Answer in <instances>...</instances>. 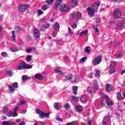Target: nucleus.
Returning a JSON list of instances; mask_svg holds the SVG:
<instances>
[{
	"instance_id": "obj_29",
	"label": "nucleus",
	"mask_w": 125,
	"mask_h": 125,
	"mask_svg": "<svg viewBox=\"0 0 125 125\" xmlns=\"http://www.w3.org/2000/svg\"><path fill=\"white\" fill-rule=\"evenodd\" d=\"M87 59V57H86L82 58V59H80L79 63H83V62H85Z\"/></svg>"
},
{
	"instance_id": "obj_19",
	"label": "nucleus",
	"mask_w": 125,
	"mask_h": 125,
	"mask_svg": "<svg viewBox=\"0 0 125 125\" xmlns=\"http://www.w3.org/2000/svg\"><path fill=\"white\" fill-rule=\"evenodd\" d=\"M2 112L4 113V114H6V113L8 112V107H7L6 105H4L2 107Z\"/></svg>"
},
{
	"instance_id": "obj_36",
	"label": "nucleus",
	"mask_w": 125,
	"mask_h": 125,
	"mask_svg": "<svg viewBox=\"0 0 125 125\" xmlns=\"http://www.w3.org/2000/svg\"><path fill=\"white\" fill-rule=\"evenodd\" d=\"M115 66H116V62L115 61L111 62L110 67H112V68H113L114 67H115Z\"/></svg>"
},
{
	"instance_id": "obj_63",
	"label": "nucleus",
	"mask_w": 125,
	"mask_h": 125,
	"mask_svg": "<svg viewBox=\"0 0 125 125\" xmlns=\"http://www.w3.org/2000/svg\"><path fill=\"white\" fill-rule=\"evenodd\" d=\"M19 125H25V122H20Z\"/></svg>"
},
{
	"instance_id": "obj_49",
	"label": "nucleus",
	"mask_w": 125,
	"mask_h": 125,
	"mask_svg": "<svg viewBox=\"0 0 125 125\" xmlns=\"http://www.w3.org/2000/svg\"><path fill=\"white\" fill-rule=\"evenodd\" d=\"M68 34L70 35V36H72L73 35V32H72V30H71V28L68 27Z\"/></svg>"
},
{
	"instance_id": "obj_44",
	"label": "nucleus",
	"mask_w": 125,
	"mask_h": 125,
	"mask_svg": "<svg viewBox=\"0 0 125 125\" xmlns=\"http://www.w3.org/2000/svg\"><path fill=\"white\" fill-rule=\"evenodd\" d=\"M85 52L86 53H90V50H89V46H87V47H85Z\"/></svg>"
},
{
	"instance_id": "obj_46",
	"label": "nucleus",
	"mask_w": 125,
	"mask_h": 125,
	"mask_svg": "<svg viewBox=\"0 0 125 125\" xmlns=\"http://www.w3.org/2000/svg\"><path fill=\"white\" fill-rule=\"evenodd\" d=\"M48 9V6H47V5L46 4H44L43 5L42 9V10H46V9Z\"/></svg>"
},
{
	"instance_id": "obj_39",
	"label": "nucleus",
	"mask_w": 125,
	"mask_h": 125,
	"mask_svg": "<svg viewBox=\"0 0 125 125\" xmlns=\"http://www.w3.org/2000/svg\"><path fill=\"white\" fill-rule=\"evenodd\" d=\"M9 90L10 92H14V90H15V89L11 85L9 86Z\"/></svg>"
},
{
	"instance_id": "obj_28",
	"label": "nucleus",
	"mask_w": 125,
	"mask_h": 125,
	"mask_svg": "<svg viewBox=\"0 0 125 125\" xmlns=\"http://www.w3.org/2000/svg\"><path fill=\"white\" fill-rule=\"evenodd\" d=\"M10 49L11 51H12V52H17V51L19 50V47H18V48L12 47V48H10Z\"/></svg>"
},
{
	"instance_id": "obj_23",
	"label": "nucleus",
	"mask_w": 125,
	"mask_h": 125,
	"mask_svg": "<svg viewBox=\"0 0 125 125\" xmlns=\"http://www.w3.org/2000/svg\"><path fill=\"white\" fill-rule=\"evenodd\" d=\"M7 116L8 117H13L14 118L15 117H17V115H15V114H14V112H12L11 111H9L7 113Z\"/></svg>"
},
{
	"instance_id": "obj_26",
	"label": "nucleus",
	"mask_w": 125,
	"mask_h": 125,
	"mask_svg": "<svg viewBox=\"0 0 125 125\" xmlns=\"http://www.w3.org/2000/svg\"><path fill=\"white\" fill-rule=\"evenodd\" d=\"M18 110H19V107L16 106L14 108V115L17 117V116H18V113H17V111H18Z\"/></svg>"
},
{
	"instance_id": "obj_1",
	"label": "nucleus",
	"mask_w": 125,
	"mask_h": 125,
	"mask_svg": "<svg viewBox=\"0 0 125 125\" xmlns=\"http://www.w3.org/2000/svg\"><path fill=\"white\" fill-rule=\"evenodd\" d=\"M100 5V3L97 2L94 3L92 5V7H88L87 8V11H88V14L91 17H93L94 16V12H96L99 8V6Z\"/></svg>"
},
{
	"instance_id": "obj_18",
	"label": "nucleus",
	"mask_w": 125,
	"mask_h": 125,
	"mask_svg": "<svg viewBox=\"0 0 125 125\" xmlns=\"http://www.w3.org/2000/svg\"><path fill=\"white\" fill-rule=\"evenodd\" d=\"M75 110L77 111V112H81L82 111H83V107L81 106H77L75 105Z\"/></svg>"
},
{
	"instance_id": "obj_41",
	"label": "nucleus",
	"mask_w": 125,
	"mask_h": 125,
	"mask_svg": "<svg viewBox=\"0 0 125 125\" xmlns=\"http://www.w3.org/2000/svg\"><path fill=\"white\" fill-rule=\"evenodd\" d=\"M109 71L110 74H114V73H115V72H116V70L113 68H110L109 69Z\"/></svg>"
},
{
	"instance_id": "obj_12",
	"label": "nucleus",
	"mask_w": 125,
	"mask_h": 125,
	"mask_svg": "<svg viewBox=\"0 0 125 125\" xmlns=\"http://www.w3.org/2000/svg\"><path fill=\"white\" fill-rule=\"evenodd\" d=\"M16 123L11 121H3L2 122V125H15Z\"/></svg>"
},
{
	"instance_id": "obj_53",
	"label": "nucleus",
	"mask_w": 125,
	"mask_h": 125,
	"mask_svg": "<svg viewBox=\"0 0 125 125\" xmlns=\"http://www.w3.org/2000/svg\"><path fill=\"white\" fill-rule=\"evenodd\" d=\"M77 23H74L72 26H71V28H72V29H76V28H77Z\"/></svg>"
},
{
	"instance_id": "obj_37",
	"label": "nucleus",
	"mask_w": 125,
	"mask_h": 125,
	"mask_svg": "<svg viewBox=\"0 0 125 125\" xmlns=\"http://www.w3.org/2000/svg\"><path fill=\"white\" fill-rule=\"evenodd\" d=\"M94 86L96 87L95 90H97V87H98V83H97V81H96V80H94Z\"/></svg>"
},
{
	"instance_id": "obj_50",
	"label": "nucleus",
	"mask_w": 125,
	"mask_h": 125,
	"mask_svg": "<svg viewBox=\"0 0 125 125\" xmlns=\"http://www.w3.org/2000/svg\"><path fill=\"white\" fill-rule=\"evenodd\" d=\"M1 56L2 57H6L7 56V53L5 52H3L1 53Z\"/></svg>"
},
{
	"instance_id": "obj_40",
	"label": "nucleus",
	"mask_w": 125,
	"mask_h": 125,
	"mask_svg": "<svg viewBox=\"0 0 125 125\" xmlns=\"http://www.w3.org/2000/svg\"><path fill=\"white\" fill-rule=\"evenodd\" d=\"M120 58H122V54L121 53H118L115 56V59H119Z\"/></svg>"
},
{
	"instance_id": "obj_52",
	"label": "nucleus",
	"mask_w": 125,
	"mask_h": 125,
	"mask_svg": "<svg viewBox=\"0 0 125 125\" xmlns=\"http://www.w3.org/2000/svg\"><path fill=\"white\" fill-rule=\"evenodd\" d=\"M87 76L90 79H92L93 78V74L92 73L88 74Z\"/></svg>"
},
{
	"instance_id": "obj_30",
	"label": "nucleus",
	"mask_w": 125,
	"mask_h": 125,
	"mask_svg": "<svg viewBox=\"0 0 125 125\" xmlns=\"http://www.w3.org/2000/svg\"><path fill=\"white\" fill-rule=\"evenodd\" d=\"M30 78L26 75H23L22 76V80L23 82H25V81H27V80H29Z\"/></svg>"
},
{
	"instance_id": "obj_54",
	"label": "nucleus",
	"mask_w": 125,
	"mask_h": 125,
	"mask_svg": "<svg viewBox=\"0 0 125 125\" xmlns=\"http://www.w3.org/2000/svg\"><path fill=\"white\" fill-rule=\"evenodd\" d=\"M25 51L26 52H27V53L31 52V51H32V48H28L27 49H26Z\"/></svg>"
},
{
	"instance_id": "obj_58",
	"label": "nucleus",
	"mask_w": 125,
	"mask_h": 125,
	"mask_svg": "<svg viewBox=\"0 0 125 125\" xmlns=\"http://www.w3.org/2000/svg\"><path fill=\"white\" fill-rule=\"evenodd\" d=\"M49 27V24L48 23H46L45 25H44V27L46 28V29H47V28H48Z\"/></svg>"
},
{
	"instance_id": "obj_60",
	"label": "nucleus",
	"mask_w": 125,
	"mask_h": 125,
	"mask_svg": "<svg viewBox=\"0 0 125 125\" xmlns=\"http://www.w3.org/2000/svg\"><path fill=\"white\" fill-rule=\"evenodd\" d=\"M27 112V111L26 110H23L21 111V113L23 114V115H25L26 113Z\"/></svg>"
},
{
	"instance_id": "obj_2",
	"label": "nucleus",
	"mask_w": 125,
	"mask_h": 125,
	"mask_svg": "<svg viewBox=\"0 0 125 125\" xmlns=\"http://www.w3.org/2000/svg\"><path fill=\"white\" fill-rule=\"evenodd\" d=\"M31 68H32L31 65L27 64L25 62H22L21 65L17 67V70H24V69H31Z\"/></svg>"
},
{
	"instance_id": "obj_17",
	"label": "nucleus",
	"mask_w": 125,
	"mask_h": 125,
	"mask_svg": "<svg viewBox=\"0 0 125 125\" xmlns=\"http://www.w3.org/2000/svg\"><path fill=\"white\" fill-rule=\"evenodd\" d=\"M61 1L62 0H57L55 5V9H57V7L60 5V3H61Z\"/></svg>"
},
{
	"instance_id": "obj_20",
	"label": "nucleus",
	"mask_w": 125,
	"mask_h": 125,
	"mask_svg": "<svg viewBox=\"0 0 125 125\" xmlns=\"http://www.w3.org/2000/svg\"><path fill=\"white\" fill-rule=\"evenodd\" d=\"M82 13L80 12H77L76 13V18L77 19H78V20H80V19H82Z\"/></svg>"
},
{
	"instance_id": "obj_34",
	"label": "nucleus",
	"mask_w": 125,
	"mask_h": 125,
	"mask_svg": "<svg viewBox=\"0 0 125 125\" xmlns=\"http://www.w3.org/2000/svg\"><path fill=\"white\" fill-rule=\"evenodd\" d=\"M37 14L39 16H40V15H42V14L43 13V11H42V10H39V9L37 10Z\"/></svg>"
},
{
	"instance_id": "obj_4",
	"label": "nucleus",
	"mask_w": 125,
	"mask_h": 125,
	"mask_svg": "<svg viewBox=\"0 0 125 125\" xmlns=\"http://www.w3.org/2000/svg\"><path fill=\"white\" fill-rule=\"evenodd\" d=\"M124 29H125V21H120L118 22L116 26V30H117V31H121Z\"/></svg>"
},
{
	"instance_id": "obj_38",
	"label": "nucleus",
	"mask_w": 125,
	"mask_h": 125,
	"mask_svg": "<svg viewBox=\"0 0 125 125\" xmlns=\"http://www.w3.org/2000/svg\"><path fill=\"white\" fill-rule=\"evenodd\" d=\"M95 77H96V78H100V71H99V70L96 71Z\"/></svg>"
},
{
	"instance_id": "obj_31",
	"label": "nucleus",
	"mask_w": 125,
	"mask_h": 125,
	"mask_svg": "<svg viewBox=\"0 0 125 125\" xmlns=\"http://www.w3.org/2000/svg\"><path fill=\"white\" fill-rule=\"evenodd\" d=\"M26 61H27V62H31V61H32V56L31 55H27L26 57Z\"/></svg>"
},
{
	"instance_id": "obj_64",
	"label": "nucleus",
	"mask_w": 125,
	"mask_h": 125,
	"mask_svg": "<svg viewBox=\"0 0 125 125\" xmlns=\"http://www.w3.org/2000/svg\"><path fill=\"white\" fill-rule=\"evenodd\" d=\"M88 125H91V121L90 120H89L88 121Z\"/></svg>"
},
{
	"instance_id": "obj_24",
	"label": "nucleus",
	"mask_w": 125,
	"mask_h": 125,
	"mask_svg": "<svg viewBox=\"0 0 125 125\" xmlns=\"http://www.w3.org/2000/svg\"><path fill=\"white\" fill-rule=\"evenodd\" d=\"M72 99L75 101V102H79V100H80V98L79 97H76L75 96H72L71 97Z\"/></svg>"
},
{
	"instance_id": "obj_8",
	"label": "nucleus",
	"mask_w": 125,
	"mask_h": 125,
	"mask_svg": "<svg viewBox=\"0 0 125 125\" xmlns=\"http://www.w3.org/2000/svg\"><path fill=\"white\" fill-rule=\"evenodd\" d=\"M121 16V10L120 9L116 8L114 10V18L115 19H119Z\"/></svg>"
},
{
	"instance_id": "obj_62",
	"label": "nucleus",
	"mask_w": 125,
	"mask_h": 125,
	"mask_svg": "<svg viewBox=\"0 0 125 125\" xmlns=\"http://www.w3.org/2000/svg\"><path fill=\"white\" fill-rule=\"evenodd\" d=\"M56 119L57 120V121H59L60 122L62 121V119H61V118L57 117Z\"/></svg>"
},
{
	"instance_id": "obj_42",
	"label": "nucleus",
	"mask_w": 125,
	"mask_h": 125,
	"mask_svg": "<svg viewBox=\"0 0 125 125\" xmlns=\"http://www.w3.org/2000/svg\"><path fill=\"white\" fill-rule=\"evenodd\" d=\"M53 1H54V0H46V2L49 5L51 4Z\"/></svg>"
},
{
	"instance_id": "obj_43",
	"label": "nucleus",
	"mask_w": 125,
	"mask_h": 125,
	"mask_svg": "<svg viewBox=\"0 0 125 125\" xmlns=\"http://www.w3.org/2000/svg\"><path fill=\"white\" fill-rule=\"evenodd\" d=\"M13 87L14 88H18V83L15 82L13 83Z\"/></svg>"
},
{
	"instance_id": "obj_56",
	"label": "nucleus",
	"mask_w": 125,
	"mask_h": 125,
	"mask_svg": "<svg viewBox=\"0 0 125 125\" xmlns=\"http://www.w3.org/2000/svg\"><path fill=\"white\" fill-rule=\"evenodd\" d=\"M93 28H94V31H95V32L96 33H98V32H99V30L98 29V28L97 27H93Z\"/></svg>"
},
{
	"instance_id": "obj_55",
	"label": "nucleus",
	"mask_w": 125,
	"mask_h": 125,
	"mask_svg": "<svg viewBox=\"0 0 125 125\" xmlns=\"http://www.w3.org/2000/svg\"><path fill=\"white\" fill-rule=\"evenodd\" d=\"M69 107H70V104H67L64 105V107L65 109H69Z\"/></svg>"
},
{
	"instance_id": "obj_45",
	"label": "nucleus",
	"mask_w": 125,
	"mask_h": 125,
	"mask_svg": "<svg viewBox=\"0 0 125 125\" xmlns=\"http://www.w3.org/2000/svg\"><path fill=\"white\" fill-rule=\"evenodd\" d=\"M6 73L9 77H11L12 76V72L11 71H9V70L6 71Z\"/></svg>"
},
{
	"instance_id": "obj_51",
	"label": "nucleus",
	"mask_w": 125,
	"mask_h": 125,
	"mask_svg": "<svg viewBox=\"0 0 125 125\" xmlns=\"http://www.w3.org/2000/svg\"><path fill=\"white\" fill-rule=\"evenodd\" d=\"M91 88H90V87H87L86 90H87V92H89V93H91V92H94V91H92V90H91Z\"/></svg>"
},
{
	"instance_id": "obj_27",
	"label": "nucleus",
	"mask_w": 125,
	"mask_h": 125,
	"mask_svg": "<svg viewBox=\"0 0 125 125\" xmlns=\"http://www.w3.org/2000/svg\"><path fill=\"white\" fill-rule=\"evenodd\" d=\"M72 78H73V74H68L66 77V81H68V80H71Z\"/></svg>"
},
{
	"instance_id": "obj_5",
	"label": "nucleus",
	"mask_w": 125,
	"mask_h": 125,
	"mask_svg": "<svg viewBox=\"0 0 125 125\" xmlns=\"http://www.w3.org/2000/svg\"><path fill=\"white\" fill-rule=\"evenodd\" d=\"M37 113L39 115V118L40 119H44V118H48L49 117V113H45L41 110H37Z\"/></svg>"
},
{
	"instance_id": "obj_16",
	"label": "nucleus",
	"mask_w": 125,
	"mask_h": 125,
	"mask_svg": "<svg viewBox=\"0 0 125 125\" xmlns=\"http://www.w3.org/2000/svg\"><path fill=\"white\" fill-rule=\"evenodd\" d=\"M54 107L56 110H59V109H61V104L58 103H56L54 104Z\"/></svg>"
},
{
	"instance_id": "obj_15",
	"label": "nucleus",
	"mask_w": 125,
	"mask_h": 125,
	"mask_svg": "<svg viewBox=\"0 0 125 125\" xmlns=\"http://www.w3.org/2000/svg\"><path fill=\"white\" fill-rule=\"evenodd\" d=\"M35 79H37V80H39V81H42V80H43V77L40 74H37L35 76Z\"/></svg>"
},
{
	"instance_id": "obj_48",
	"label": "nucleus",
	"mask_w": 125,
	"mask_h": 125,
	"mask_svg": "<svg viewBox=\"0 0 125 125\" xmlns=\"http://www.w3.org/2000/svg\"><path fill=\"white\" fill-rule=\"evenodd\" d=\"M69 17H70V19H73L74 18V17H75V12L72 13L70 15Z\"/></svg>"
},
{
	"instance_id": "obj_7",
	"label": "nucleus",
	"mask_w": 125,
	"mask_h": 125,
	"mask_svg": "<svg viewBox=\"0 0 125 125\" xmlns=\"http://www.w3.org/2000/svg\"><path fill=\"white\" fill-rule=\"evenodd\" d=\"M33 31L34 32V33L33 34L34 38H35V39L37 41H39V40H40V39H41L40 31L36 28L34 29L33 30Z\"/></svg>"
},
{
	"instance_id": "obj_47",
	"label": "nucleus",
	"mask_w": 125,
	"mask_h": 125,
	"mask_svg": "<svg viewBox=\"0 0 125 125\" xmlns=\"http://www.w3.org/2000/svg\"><path fill=\"white\" fill-rule=\"evenodd\" d=\"M11 33H12V38L13 39V40L14 41H15V31H12L11 32Z\"/></svg>"
},
{
	"instance_id": "obj_11",
	"label": "nucleus",
	"mask_w": 125,
	"mask_h": 125,
	"mask_svg": "<svg viewBox=\"0 0 125 125\" xmlns=\"http://www.w3.org/2000/svg\"><path fill=\"white\" fill-rule=\"evenodd\" d=\"M69 3L72 7H75L79 4V1L77 0H69Z\"/></svg>"
},
{
	"instance_id": "obj_57",
	"label": "nucleus",
	"mask_w": 125,
	"mask_h": 125,
	"mask_svg": "<svg viewBox=\"0 0 125 125\" xmlns=\"http://www.w3.org/2000/svg\"><path fill=\"white\" fill-rule=\"evenodd\" d=\"M25 103V101H22L20 102L19 103V104L20 105H23V104H24Z\"/></svg>"
},
{
	"instance_id": "obj_32",
	"label": "nucleus",
	"mask_w": 125,
	"mask_h": 125,
	"mask_svg": "<svg viewBox=\"0 0 125 125\" xmlns=\"http://www.w3.org/2000/svg\"><path fill=\"white\" fill-rule=\"evenodd\" d=\"M66 125H78V123L77 121H73L66 124Z\"/></svg>"
},
{
	"instance_id": "obj_21",
	"label": "nucleus",
	"mask_w": 125,
	"mask_h": 125,
	"mask_svg": "<svg viewBox=\"0 0 125 125\" xmlns=\"http://www.w3.org/2000/svg\"><path fill=\"white\" fill-rule=\"evenodd\" d=\"M117 95V98L118 100H123L124 99V98H123V96H122V94H121V92H118Z\"/></svg>"
},
{
	"instance_id": "obj_25",
	"label": "nucleus",
	"mask_w": 125,
	"mask_h": 125,
	"mask_svg": "<svg viewBox=\"0 0 125 125\" xmlns=\"http://www.w3.org/2000/svg\"><path fill=\"white\" fill-rule=\"evenodd\" d=\"M53 28L54 30H59L60 29V25L59 23H55L54 24Z\"/></svg>"
},
{
	"instance_id": "obj_35",
	"label": "nucleus",
	"mask_w": 125,
	"mask_h": 125,
	"mask_svg": "<svg viewBox=\"0 0 125 125\" xmlns=\"http://www.w3.org/2000/svg\"><path fill=\"white\" fill-rule=\"evenodd\" d=\"M56 73H57L59 75H63V72L60 70V68H58L57 70H55Z\"/></svg>"
},
{
	"instance_id": "obj_6",
	"label": "nucleus",
	"mask_w": 125,
	"mask_h": 125,
	"mask_svg": "<svg viewBox=\"0 0 125 125\" xmlns=\"http://www.w3.org/2000/svg\"><path fill=\"white\" fill-rule=\"evenodd\" d=\"M60 10L62 12H68L70 11V8L66 4H63L60 6Z\"/></svg>"
},
{
	"instance_id": "obj_3",
	"label": "nucleus",
	"mask_w": 125,
	"mask_h": 125,
	"mask_svg": "<svg viewBox=\"0 0 125 125\" xmlns=\"http://www.w3.org/2000/svg\"><path fill=\"white\" fill-rule=\"evenodd\" d=\"M101 61H102V56L99 55L98 57H95L93 60V64L96 66V65H98L101 63Z\"/></svg>"
},
{
	"instance_id": "obj_33",
	"label": "nucleus",
	"mask_w": 125,
	"mask_h": 125,
	"mask_svg": "<svg viewBox=\"0 0 125 125\" xmlns=\"http://www.w3.org/2000/svg\"><path fill=\"white\" fill-rule=\"evenodd\" d=\"M106 104L107 106H112L114 105V103L112 101H106Z\"/></svg>"
},
{
	"instance_id": "obj_59",
	"label": "nucleus",
	"mask_w": 125,
	"mask_h": 125,
	"mask_svg": "<svg viewBox=\"0 0 125 125\" xmlns=\"http://www.w3.org/2000/svg\"><path fill=\"white\" fill-rule=\"evenodd\" d=\"M53 37H54V38H55V37H56V36H57V32H53Z\"/></svg>"
},
{
	"instance_id": "obj_9",
	"label": "nucleus",
	"mask_w": 125,
	"mask_h": 125,
	"mask_svg": "<svg viewBox=\"0 0 125 125\" xmlns=\"http://www.w3.org/2000/svg\"><path fill=\"white\" fill-rule=\"evenodd\" d=\"M114 88V87L109 83H107L105 85V91L107 92H111V91H113V89Z\"/></svg>"
},
{
	"instance_id": "obj_22",
	"label": "nucleus",
	"mask_w": 125,
	"mask_h": 125,
	"mask_svg": "<svg viewBox=\"0 0 125 125\" xmlns=\"http://www.w3.org/2000/svg\"><path fill=\"white\" fill-rule=\"evenodd\" d=\"M81 102L82 103H84L86 102V96L85 95H83L81 99Z\"/></svg>"
},
{
	"instance_id": "obj_14",
	"label": "nucleus",
	"mask_w": 125,
	"mask_h": 125,
	"mask_svg": "<svg viewBox=\"0 0 125 125\" xmlns=\"http://www.w3.org/2000/svg\"><path fill=\"white\" fill-rule=\"evenodd\" d=\"M72 91L74 94H75V95H77V94H78V86H73Z\"/></svg>"
},
{
	"instance_id": "obj_13",
	"label": "nucleus",
	"mask_w": 125,
	"mask_h": 125,
	"mask_svg": "<svg viewBox=\"0 0 125 125\" xmlns=\"http://www.w3.org/2000/svg\"><path fill=\"white\" fill-rule=\"evenodd\" d=\"M88 34V30H86L84 31H83L82 32L78 33V35L80 36V37H82V36H87Z\"/></svg>"
},
{
	"instance_id": "obj_61",
	"label": "nucleus",
	"mask_w": 125,
	"mask_h": 125,
	"mask_svg": "<svg viewBox=\"0 0 125 125\" xmlns=\"http://www.w3.org/2000/svg\"><path fill=\"white\" fill-rule=\"evenodd\" d=\"M38 124H39V125H45V123H44V122H40V123H39Z\"/></svg>"
},
{
	"instance_id": "obj_10",
	"label": "nucleus",
	"mask_w": 125,
	"mask_h": 125,
	"mask_svg": "<svg viewBox=\"0 0 125 125\" xmlns=\"http://www.w3.org/2000/svg\"><path fill=\"white\" fill-rule=\"evenodd\" d=\"M28 6L29 5L27 4H21L20 6L19 9L21 12H24V11H26V9Z\"/></svg>"
}]
</instances>
